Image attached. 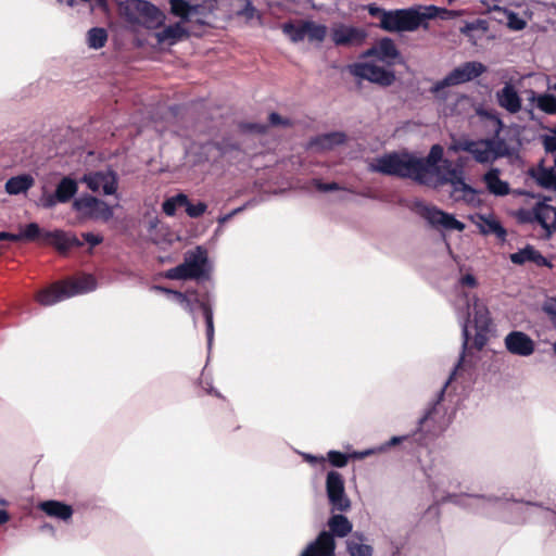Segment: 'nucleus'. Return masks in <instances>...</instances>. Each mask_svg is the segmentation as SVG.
<instances>
[{
  "instance_id": "nucleus-39",
  "label": "nucleus",
  "mask_w": 556,
  "mask_h": 556,
  "mask_svg": "<svg viewBox=\"0 0 556 556\" xmlns=\"http://www.w3.org/2000/svg\"><path fill=\"white\" fill-rule=\"evenodd\" d=\"M170 12L182 22H190L191 4L187 0H169Z\"/></svg>"
},
{
  "instance_id": "nucleus-25",
  "label": "nucleus",
  "mask_w": 556,
  "mask_h": 556,
  "mask_svg": "<svg viewBox=\"0 0 556 556\" xmlns=\"http://www.w3.org/2000/svg\"><path fill=\"white\" fill-rule=\"evenodd\" d=\"M529 175L536 184L546 189L556 190V170H545L543 163L529 169Z\"/></svg>"
},
{
  "instance_id": "nucleus-31",
  "label": "nucleus",
  "mask_w": 556,
  "mask_h": 556,
  "mask_svg": "<svg viewBox=\"0 0 556 556\" xmlns=\"http://www.w3.org/2000/svg\"><path fill=\"white\" fill-rule=\"evenodd\" d=\"M186 36H188V33L182 25L180 23H175L165 27L162 31H159L156 34V39L159 43H164L167 40H172L170 43H173Z\"/></svg>"
},
{
  "instance_id": "nucleus-59",
  "label": "nucleus",
  "mask_w": 556,
  "mask_h": 556,
  "mask_svg": "<svg viewBox=\"0 0 556 556\" xmlns=\"http://www.w3.org/2000/svg\"><path fill=\"white\" fill-rule=\"evenodd\" d=\"M460 283L465 287L473 288L477 285V280L471 274H466L462 277Z\"/></svg>"
},
{
  "instance_id": "nucleus-16",
  "label": "nucleus",
  "mask_w": 556,
  "mask_h": 556,
  "mask_svg": "<svg viewBox=\"0 0 556 556\" xmlns=\"http://www.w3.org/2000/svg\"><path fill=\"white\" fill-rule=\"evenodd\" d=\"M83 181L93 192L102 190L104 194H114L117 190V176L114 172H96L85 175Z\"/></svg>"
},
{
  "instance_id": "nucleus-2",
  "label": "nucleus",
  "mask_w": 556,
  "mask_h": 556,
  "mask_svg": "<svg viewBox=\"0 0 556 556\" xmlns=\"http://www.w3.org/2000/svg\"><path fill=\"white\" fill-rule=\"evenodd\" d=\"M464 334V343H463V353L460 358L452 371L450 378L441 389L439 393V397L437 402L430 407L425 416L420 419V426L427 424L430 420L434 419V416L438 410V405L442 401L444 396L445 389L451 383L452 379L465 367L468 365L469 367H473L476 362L480 361L476 354L480 353L483 348L486 345V308L480 306L478 303L473 305V320L472 323L469 320L468 324L464 326L463 329Z\"/></svg>"
},
{
  "instance_id": "nucleus-22",
  "label": "nucleus",
  "mask_w": 556,
  "mask_h": 556,
  "mask_svg": "<svg viewBox=\"0 0 556 556\" xmlns=\"http://www.w3.org/2000/svg\"><path fill=\"white\" fill-rule=\"evenodd\" d=\"M496 98L498 104L511 114L519 112L521 109V99L510 84H506L504 88L496 93Z\"/></svg>"
},
{
  "instance_id": "nucleus-43",
  "label": "nucleus",
  "mask_w": 556,
  "mask_h": 556,
  "mask_svg": "<svg viewBox=\"0 0 556 556\" xmlns=\"http://www.w3.org/2000/svg\"><path fill=\"white\" fill-rule=\"evenodd\" d=\"M351 455L334 450L329 451L327 454V460L330 465L338 468L345 467Z\"/></svg>"
},
{
  "instance_id": "nucleus-21",
  "label": "nucleus",
  "mask_w": 556,
  "mask_h": 556,
  "mask_svg": "<svg viewBox=\"0 0 556 556\" xmlns=\"http://www.w3.org/2000/svg\"><path fill=\"white\" fill-rule=\"evenodd\" d=\"M536 223L545 230V237L549 238L556 231V207L538 203Z\"/></svg>"
},
{
  "instance_id": "nucleus-24",
  "label": "nucleus",
  "mask_w": 556,
  "mask_h": 556,
  "mask_svg": "<svg viewBox=\"0 0 556 556\" xmlns=\"http://www.w3.org/2000/svg\"><path fill=\"white\" fill-rule=\"evenodd\" d=\"M346 136L344 132L333 131L312 138L308 142L309 148H317L318 150H331L337 146L344 143Z\"/></svg>"
},
{
  "instance_id": "nucleus-10",
  "label": "nucleus",
  "mask_w": 556,
  "mask_h": 556,
  "mask_svg": "<svg viewBox=\"0 0 556 556\" xmlns=\"http://www.w3.org/2000/svg\"><path fill=\"white\" fill-rule=\"evenodd\" d=\"M415 211L437 229L441 228L445 230L458 231L465 229V225L462 222L457 220L453 215L443 212L434 205H429L424 202H416Z\"/></svg>"
},
{
  "instance_id": "nucleus-51",
  "label": "nucleus",
  "mask_w": 556,
  "mask_h": 556,
  "mask_svg": "<svg viewBox=\"0 0 556 556\" xmlns=\"http://www.w3.org/2000/svg\"><path fill=\"white\" fill-rule=\"evenodd\" d=\"M509 12H510V10L503 9L497 5H495L492 9L489 7V14H491L490 18H492L501 24H504V22L506 21L504 18V14L509 13Z\"/></svg>"
},
{
  "instance_id": "nucleus-57",
  "label": "nucleus",
  "mask_w": 556,
  "mask_h": 556,
  "mask_svg": "<svg viewBox=\"0 0 556 556\" xmlns=\"http://www.w3.org/2000/svg\"><path fill=\"white\" fill-rule=\"evenodd\" d=\"M303 458L305 462L309 463L311 465H316V464H320V465H325L326 463V458L324 456H315V455H312V454H303Z\"/></svg>"
},
{
  "instance_id": "nucleus-28",
  "label": "nucleus",
  "mask_w": 556,
  "mask_h": 556,
  "mask_svg": "<svg viewBox=\"0 0 556 556\" xmlns=\"http://www.w3.org/2000/svg\"><path fill=\"white\" fill-rule=\"evenodd\" d=\"M328 527L330 532L327 533L331 535L333 541V536L344 538L352 531V523L341 514L331 516L328 520Z\"/></svg>"
},
{
  "instance_id": "nucleus-15",
  "label": "nucleus",
  "mask_w": 556,
  "mask_h": 556,
  "mask_svg": "<svg viewBox=\"0 0 556 556\" xmlns=\"http://www.w3.org/2000/svg\"><path fill=\"white\" fill-rule=\"evenodd\" d=\"M363 56L376 58L388 65H394L401 59V53L391 38L383 37L367 49Z\"/></svg>"
},
{
  "instance_id": "nucleus-58",
  "label": "nucleus",
  "mask_w": 556,
  "mask_h": 556,
  "mask_svg": "<svg viewBox=\"0 0 556 556\" xmlns=\"http://www.w3.org/2000/svg\"><path fill=\"white\" fill-rule=\"evenodd\" d=\"M488 118H489V127L492 125L495 128L496 132H498L503 127L502 121L496 115L491 113L490 111H489Z\"/></svg>"
},
{
  "instance_id": "nucleus-8",
  "label": "nucleus",
  "mask_w": 556,
  "mask_h": 556,
  "mask_svg": "<svg viewBox=\"0 0 556 556\" xmlns=\"http://www.w3.org/2000/svg\"><path fill=\"white\" fill-rule=\"evenodd\" d=\"M433 16L432 12H421L417 8L390 10L383 23V30L414 31Z\"/></svg>"
},
{
  "instance_id": "nucleus-63",
  "label": "nucleus",
  "mask_w": 556,
  "mask_h": 556,
  "mask_svg": "<svg viewBox=\"0 0 556 556\" xmlns=\"http://www.w3.org/2000/svg\"><path fill=\"white\" fill-rule=\"evenodd\" d=\"M480 218H481V220L483 222V224H481V225L479 226V228H480V232H481L482 235H486V217H485V216H483V215H481V216H480Z\"/></svg>"
},
{
  "instance_id": "nucleus-1",
  "label": "nucleus",
  "mask_w": 556,
  "mask_h": 556,
  "mask_svg": "<svg viewBox=\"0 0 556 556\" xmlns=\"http://www.w3.org/2000/svg\"><path fill=\"white\" fill-rule=\"evenodd\" d=\"M442 157L443 148L440 144L432 146L427 157H417V162L420 163V168L418 169L420 185L438 188L450 184V194L454 201H464L468 204L473 203L477 192L465 182L463 165L458 164L453 167L451 161L443 160Z\"/></svg>"
},
{
  "instance_id": "nucleus-30",
  "label": "nucleus",
  "mask_w": 556,
  "mask_h": 556,
  "mask_svg": "<svg viewBox=\"0 0 556 556\" xmlns=\"http://www.w3.org/2000/svg\"><path fill=\"white\" fill-rule=\"evenodd\" d=\"M77 182L71 177H64L55 188L54 198L60 203H67L77 193Z\"/></svg>"
},
{
  "instance_id": "nucleus-33",
  "label": "nucleus",
  "mask_w": 556,
  "mask_h": 556,
  "mask_svg": "<svg viewBox=\"0 0 556 556\" xmlns=\"http://www.w3.org/2000/svg\"><path fill=\"white\" fill-rule=\"evenodd\" d=\"M498 169L489 168V193L495 195H506L510 192L507 181L501 180Z\"/></svg>"
},
{
  "instance_id": "nucleus-52",
  "label": "nucleus",
  "mask_w": 556,
  "mask_h": 556,
  "mask_svg": "<svg viewBox=\"0 0 556 556\" xmlns=\"http://www.w3.org/2000/svg\"><path fill=\"white\" fill-rule=\"evenodd\" d=\"M543 144L549 156L556 155V136L551 134L543 138Z\"/></svg>"
},
{
  "instance_id": "nucleus-55",
  "label": "nucleus",
  "mask_w": 556,
  "mask_h": 556,
  "mask_svg": "<svg viewBox=\"0 0 556 556\" xmlns=\"http://www.w3.org/2000/svg\"><path fill=\"white\" fill-rule=\"evenodd\" d=\"M504 505L509 513H519L523 509V507L529 506L530 503L522 504L517 502H510L507 500Z\"/></svg>"
},
{
  "instance_id": "nucleus-50",
  "label": "nucleus",
  "mask_w": 556,
  "mask_h": 556,
  "mask_svg": "<svg viewBox=\"0 0 556 556\" xmlns=\"http://www.w3.org/2000/svg\"><path fill=\"white\" fill-rule=\"evenodd\" d=\"M83 237V240H80L78 238V240L81 242V243H88L90 245V248H93L100 243H102L103 241V238L99 235H93L92 232H85L81 235ZM84 244H81L80 247H83Z\"/></svg>"
},
{
  "instance_id": "nucleus-35",
  "label": "nucleus",
  "mask_w": 556,
  "mask_h": 556,
  "mask_svg": "<svg viewBox=\"0 0 556 556\" xmlns=\"http://www.w3.org/2000/svg\"><path fill=\"white\" fill-rule=\"evenodd\" d=\"M327 36V27L321 24H316L313 21H305V37L309 41L323 42Z\"/></svg>"
},
{
  "instance_id": "nucleus-4",
  "label": "nucleus",
  "mask_w": 556,
  "mask_h": 556,
  "mask_svg": "<svg viewBox=\"0 0 556 556\" xmlns=\"http://www.w3.org/2000/svg\"><path fill=\"white\" fill-rule=\"evenodd\" d=\"M371 172L380 173L387 176H394L399 178H409L420 185V176L418 169L420 163L417 157L407 153L391 152L375 161L369 166Z\"/></svg>"
},
{
  "instance_id": "nucleus-53",
  "label": "nucleus",
  "mask_w": 556,
  "mask_h": 556,
  "mask_svg": "<svg viewBox=\"0 0 556 556\" xmlns=\"http://www.w3.org/2000/svg\"><path fill=\"white\" fill-rule=\"evenodd\" d=\"M243 129L250 132L263 135L267 132L268 125L258 123H247L243 125Z\"/></svg>"
},
{
  "instance_id": "nucleus-26",
  "label": "nucleus",
  "mask_w": 556,
  "mask_h": 556,
  "mask_svg": "<svg viewBox=\"0 0 556 556\" xmlns=\"http://www.w3.org/2000/svg\"><path fill=\"white\" fill-rule=\"evenodd\" d=\"M365 535L359 532H354L346 541V549L351 556H372V547L364 544Z\"/></svg>"
},
{
  "instance_id": "nucleus-34",
  "label": "nucleus",
  "mask_w": 556,
  "mask_h": 556,
  "mask_svg": "<svg viewBox=\"0 0 556 556\" xmlns=\"http://www.w3.org/2000/svg\"><path fill=\"white\" fill-rule=\"evenodd\" d=\"M217 3L218 2H215L214 0H202V3L191 4L190 21L193 16H198L195 20L197 23L202 25L206 24L201 17L212 14L217 9Z\"/></svg>"
},
{
  "instance_id": "nucleus-23",
  "label": "nucleus",
  "mask_w": 556,
  "mask_h": 556,
  "mask_svg": "<svg viewBox=\"0 0 556 556\" xmlns=\"http://www.w3.org/2000/svg\"><path fill=\"white\" fill-rule=\"evenodd\" d=\"M510 261L519 265L526 262H533L538 266L552 267V263L531 245H527L525 249L510 254Z\"/></svg>"
},
{
  "instance_id": "nucleus-9",
  "label": "nucleus",
  "mask_w": 556,
  "mask_h": 556,
  "mask_svg": "<svg viewBox=\"0 0 556 556\" xmlns=\"http://www.w3.org/2000/svg\"><path fill=\"white\" fill-rule=\"evenodd\" d=\"M206 262V250L197 247L194 251L187 253L184 263L166 270L165 277L174 280L199 279L205 275Z\"/></svg>"
},
{
  "instance_id": "nucleus-62",
  "label": "nucleus",
  "mask_w": 556,
  "mask_h": 556,
  "mask_svg": "<svg viewBox=\"0 0 556 556\" xmlns=\"http://www.w3.org/2000/svg\"><path fill=\"white\" fill-rule=\"evenodd\" d=\"M10 518V514L5 509H0V526L7 523Z\"/></svg>"
},
{
  "instance_id": "nucleus-11",
  "label": "nucleus",
  "mask_w": 556,
  "mask_h": 556,
  "mask_svg": "<svg viewBox=\"0 0 556 556\" xmlns=\"http://www.w3.org/2000/svg\"><path fill=\"white\" fill-rule=\"evenodd\" d=\"M349 72L358 78L382 87H389L395 81V74L370 63H354L348 66Z\"/></svg>"
},
{
  "instance_id": "nucleus-29",
  "label": "nucleus",
  "mask_w": 556,
  "mask_h": 556,
  "mask_svg": "<svg viewBox=\"0 0 556 556\" xmlns=\"http://www.w3.org/2000/svg\"><path fill=\"white\" fill-rule=\"evenodd\" d=\"M34 184V178L28 174L14 176L5 182V191L9 194H20L30 189Z\"/></svg>"
},
{
  "instance_id": "nucleus-48",
  "label": "nucleus",
  "mask_w": 556,
  "mask_h": 556,
  "mask_svg": "<svg viewBox=\"0 0 556 556\" xmlns=\"http://www.w3.org/2000/svg\"><path fill=\"white\" fill-rule=\"evenodd\" d=\"M517 217L521 223H536V205L531 210H519Z\"/></svg>"
},
{
  "instance_id": "nucleus-45",
  "label": "nucleus",
  "mask_w": 556,
  "mask_h": 556,
  "mask_svg": "<svg viewBox=\"0 0 556 556\" xmlns=\"http://www.w3.org/2000/svg\"><path fill=\"white\" fill-rule=\"evenodd\" d=\"M268 123H269V126H273V127L280 126V127L288 128V127L293 126V123L290 118L282 117L280 114L276 113V112H271L268 115Z\"/></svg>"
},
{
  "instance_id": "nucleus-18",
  "label": "nucleus",
  "mask_w": 556,
  "mask_h": 556,
  "mask_svg": "<svg viewBox=\"0 0 556 556\" xmlns=\"http://www.w3.org/2000/svg\"><path fill=\"white\" fill-rule=\"evenodd\" d=\"M504 343L510 354L522 357L532 355L535 350L534 341L527 333L518 330L509 332Z\"/></svg>"
},
{
  "instance_id": "nucleus-36",
  "label": "nucleus",
  "mask_w": 556,
  "mask_h": 556,
  "mask_svg": "<svg viewBox=\"0 0 556 556\" xmlns=\"http://www.w3.org/2000/svg\"><path fill=\"white\" fill-rule=\"evenodd\" d=\"M282 31L289 36L292 42H300L305 38V21L298 24L288 22L282 25Z\"/></svg>"
},
{
  "instance_id": "nucleus-49",
  "label": "nucleus",
  "mask_w": 556,
  "mask_h": 556,
  "mask_svg": "<svg viewBox=\"0 0 556 556\" xmlns=\"http://www.w3.org/2000/svg\"><path fill=\"white\" fill-rule=\"evenodd\" d=\"M368 13L370 16L379 18V21H380L379 27L383 29V23H384L387 15H389V11H387L382 8L376 7L374 4H370V5H368Z\"/></svg>"
},
{
  "instance_id": "nucleus-37",
  "label": "nucleus",
  "mask_w": 556,
  "mask_h": 556,
  "mask_svg": "<svg viewBox=\"0 0 556 556\" xmlns=\"http://www.w3.org/2000/svg\"><path fill=\"white\" fill-rule=\"evenodd\" d=\"M108 41V31L102 27H93L88 30L87 43L89 48L101 49Z\"/></svg>"
},
{
  "instance_id": "nucleus-56",
  "label": "nucleus",
  "mask_w": 556,
  "mask_h": 556,
  "mask_svg": "<svg viewBox=\"0 0 556 556\" xmlns=\"http://www.w3.org/2000/svg\"><path fill=\"white\" fill-rule=\"evenodd\" d=\"M41 202L45 208H52L56 203H60L59 200H55L54 193L43 195Z\"/></svg>"
},
{
  "instance_id": "nucleus-64",
  "label": "nucleus",
  "mask_w": 556,
  "mask_h": 556,
  "mask_svg": "<svg viewBox=\"0 0 556 556\" xmlns=\"http://www.w3.org/2000/svg\"><path fill=\"white\" fill-rule=\"evenodd\" d=\"M254 11H255V9L252 5V3L248 2L245 5V12L249 14V16H252Z\"/></svg>"
},
{
  "instance_id": "nucleus-27",
  "label": "nucleus",
  "mask_w": 556,
  "mask_h": 556,
  "mask_svg": "<svg viewBox=\"0 0 556 556\" xmlns=\"http://www.w3.org/2000/svg\"><path fill=\"white\" fill-rule=\"evenodd\" d=\"M529 98L528 100L531 102V103H535L536 108L546 113V114H549V115H555L556 114V97L554 94H551V93H540L538 94L536 92L534 91H530L529 92Z\"/></svg>"
},
{
  "instance_id": "nucleus-60",
  "label": "nucleus",
  "mask_w": 556,
  "mask_h": 556,
  "mask_svg": "<svg viewBox=\"0 0 556 556\" xmlns=\"http://www.w3.org/2000/svg\"><path fill=\"white\" fill-rule=\"evenodd\" d=\"M0 240H9V241L17 242V241H20V237L17 233L0 231Z\"/></svg>"
},
{
  "instance_id": "nucleus-3",
  "label": "nucleus",
  "mask_w": 556,
  "mask_h": 556,
  "mask_svg": "<svg viewBox=\"0 0 556 556\" xmlns=\"http://www.w3.org/2000/svg\"><path fill=\"white\" fill-rule=\"evenodd\" d=\"M96 287L97 281L91 275L68 278L39 290L36 294V301L42 306H50L71 296L92 291Z\"/></svg>"
},
{
  "instance_id": "nucleus-7",
  "label": "nucleus",
  "mask_w": 556,
  "mask_h": 556,
  "mask_svg": "<svg viewBox=\"0 0 556 556\" xmlns=\"http://www.w3.org/2000/svg\"><path fill=\"white\" fill-rule=\"evenodd\" d=\"M121 14L130 24L156 29L164 24V13L147 0H126L119 5Z\"/></svg>"
},
{
  "instance_id": "nucleus-12",
  "label": "nucleus",
  "mask_w": 556,
  "mask_h": 556,
  "mask_svg": "<svg viewBox=\"0 0 556 556\" xmlns=\"http://www.w3.org/2000/svg\"><path fill=\"white\" fill-rule=\"evenodd\" d=\"M326 491L333 510L346 511L351 507L345 495L344 480L341 473L331 470L326 478Z\"/></svg>"
},
{
  "instance_id": "nucleus-41",
  "label": "nucleus",
  "mask_w": 556,
  "mask_h": 556,
  "mask_svg": "<svg viewBox=\"0 0 556 556\" xmlns=\"http://www.w3.org/2000/svg\"><path fill=\"white\" fill-rule=\"evenodd\" d=\"M156 289L167 293V294H170L173 295V298L181 305L185 307V309L189 311V312H192L193 311V302L192 300L185 293L180 292V291H176V290H170V289H167V288H163V287H156Z\"/></svg>"
},
{
  "instance_id": "nucleus-40",
  "label": "nucleus",
  "mask_w": 556,
  "mask_h": 556,
  "mask_svg": "<svg viewBox=\"0 0 556 556\" xmlns=\"http://www.w3.org/2000/svg\"><path fill=\"white\" fill-rule=\"evenodd\" d=\"M513 148L498 137L489 139V155L494 154L497 156H506L513 153Z\"/></svg>"
},
{
  "instance_id": "nucleus-14",
  "label": "nucleus",
  "mask_w": 556,
  "mask_h": 556,
  "mask_svg": "<svg viewBox=\"0 0 556 556\" xmlns=\"http://www.w3.org/2000/svg\"><path fill=\"white\" fill-rule=\"evenodd\" d=\"M367 37L365 29L339 24L331 29V39L337 47H359Z\"/></svg>"
},
{
  "instance_id": "nucleus-17",
  "label": "nucleus",
  "mask_w": 556,
  "mask_h": 556,
  "mask_svg": "<svg viewBox=\"0 0 556 556\" xmlns=\"http://www.w3.org/2000/svg\"><path fill=\"white\" fill-rule=\"evenodd\" d=\"M468 152L472 157L481 163H486V139L478 141L470 140L466 137L452 138V142L448 147V152Z\"/></svg>"
},
{
  "instance_id": "nucleus-6",
  "label": "nucleus",
  "mask_w": 556,
  "mask_h": 556,
  "mask_svg": "<svg viewBox=\"0 0 556 556\" xmlns=\"http://www.w3.org/2000/svg\"><path fill=\"white\" fill-rule=\"evenodd\" d=\"M485 70L486 67L480 62H465L451 71L443 79L433 84L429 91L437 100L445 102L451 96L447 88L469 83L483 74Z\"/></svg>"
},
{
  "instance_id": "nucleus-13",
  "label": "nucleus",
  "mask_w": 556,
  "mask_h": 556,
  "mask_svg": "<svg viewBox=\"0 0 556 556\" xmlns=\"http://www.w3.org/2000/svg\"><path fill=\"white\" fill-rule=\"evenodd\" d=\"M73 208L88 218L109 220L113 216L112 207L92 195H84L76 199L73 203Z\"/></svg>"
},
{
  "instance_id": "nucleus-54",
  "label": "nucleus",
  "mask_w": 556,
  "mask_h": 556,
  "mask_svg": "<svg viewBox=\"0 0 556 556\" xmlns=\"http://www.w3.org/2000/svg\"><path fill=\"white\" fill-rule=\"evenodd\" d=\"M316 188L318 191L328 192V191H337L340 190L341 187L337 182H321L320 180L316 181Z\"/></svg>"
},
{
  "instance_id": "nucleus-42",
  "label": "nucleus",
  "mask_w": 556,
  "mask_h": 556,
  "mask_svg": "<svg viewBox=\"0 0 556 556\" xmlns=\"http://www.w3.org/2000/svg\"><path fill=\"white\" fill-rule=\"evenodd\" d=\"M504 25H506L510 30L519 31L526 28L527 22L522 17H520L517 13L510 11L509 13L504 14Z\"/></svg>"
},
{
  "instance_id": "nucleus-20",
  "label": "nucleus",
  "mask_w": 556,
  "mask_h": 556,
  "mask_svg": "<svg viewBox=\"0 0 556 556\" xmlns=\"http://www.w3.org/2000/svg\"><path fill=\"white\" fill-rule=\"evenodd\" d=\"M38 508L47 516L60 519L65 522L71 520L74 514V509L71 505L55 500L40 502L38 504Z\"/></svg>"
},
{
  "instance_id": "nucleus-32",
  "label": "nucleus",
  "mask_w": 556,
  "mask_h": 556,
  "mask_svg": "<svg viewBox=\"0 0 556 556\" xmlns=\"http://www.w3.org/2000/svg\"><path fill=\"white\" fill-rule=\"evenodd\" d=\"M195 295L194 303L201 308L203 317L206 324V337L208 344L213 341L214 338V323H213V311L208 303V301L201 300L198 298L197 292H192Z\"/></svg>"
},
{
  "instance_id": "nucleus-19",
  "label": "nucleus",
  "mask_w": 556,
  "mask_h": 556,
  "mask_svg": "<svg viewBox=\"0 0 556 556\" xmlns=\"http://www.w3.org/2000/svg\"><path fill=\"white\" fill-rule=\"evenodd\" d=\"M336 542L327 531H321L301 556H334Z\"/></svg>"
},
{
  "instance_id": "nucleus-47",
  "label": "nucleus",
  "mask_w": 556,
  "mask_h": 556,
  "mask_svg": "<svg viewBox=\"0 0 556 556\" xmlns=\"http://www.w3.org/2000/svg\"><path fill=\"white\" fill-rule=\"evenodd\" d=\"M543 311L546 313L556 328V298L547 299L543 304Z\"/></svg>"
},
{
  "instance_id": "nucleus-5",
  "label": "nucleus",
  "mask_w": 556,
  "mask_h": 556,
  "mask_svg": "<svg viewBox=\"0 0 556 556\" xmlns=\"http://www.w3.org/2000/svg\"><path fill=\"white\" fill-rule=\"evenodd\" d=\"M17 235L20 237V241L51 245L61 254H66L71 249L80 248L83 244L78 240V237L73 233H68L60 229L48 231L40 228L37 223L27 224Z\"/></svg>"
},
{
  "instance_id": "nucleus-44",
  "label": "nucleus",
  "mask_w": 556,
  "mask_h": 556,
  "mask_svg": "<svg viewBox=\"0 0 556 556\" xmlns=\"http://www.w3.org/2000/svg\"><path fill=\"white\" fill-rule=\"evenodd\" d=\"M184 206L186 207V213L191 218H198L202 216L207 208V205L204 202H198L197 204H192L188 198L187 203Z\"/></svg>"
},
{
  "instance_id": "nucleus-38",
  "label": "nucleus",
  "mask_w": 556,
  "mask_h": 556,
  "mask_svg": "<svg viewBox=\"0 0 556 556\" xmlns=\"http://www.w3.org/2000/svg\"><path fill=\"white\" fill-rule=\"evenodd\" d=\"M187 203V195L178 193L172 198L166 199L162 204V210L167 216H174L177 207L184 206Z\"/></svg>"
},
{
  "instance_id": "nucleus-61",
  "label": "nucleus",
  "mask_w": 556,
  "mask_h": 556,
  "mask_svg": "<svg viewBox=\"0 0 556 556\" xmlns=\"http://www.w3.org/2000/svg\"><path fill=\"white\" fill-rule=\"evenodd\" d=\"M404 439H405V437H393V438H391V439H390V440L384 444V447H386V448H389V447L395 446V445H397L399 443H401Z\"/></svg>"
},
{
  "instance_id": "nucleus-46",
  "label": "nucleus",
  "mask_w": 556,
  "mask_h": 556,
  "mask_svg": "<svg viewBox=\"0 0 556 556\" xmlns=\"http://www.w3.org/2000/svg\"><path fill=\"white\" fill-rule=\"evenodd\" d=\"M489 233H494L502 242L506 239L505 228L492 216L489 215Z\"/></svg>"
}]
</instances>
